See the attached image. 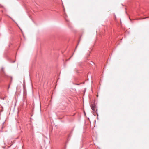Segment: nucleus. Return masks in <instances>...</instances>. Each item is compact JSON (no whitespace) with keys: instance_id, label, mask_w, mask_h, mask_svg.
I'll return each instance as SVG.
<instances>
[{"instance_id":"nucleus-1","label":"nucleus","mask_w":149,"mask_h":149,"mask_svg":"<svg viewBox=\"0 0 149 149\" xmlns=\"http://www.w3.org/2000/svg\"><path fill=\"white\" fill-rule=\"evenodd\" d=\"M91 107L92 109L94 111H95L96 107L94 104H92L91 105Z\"/></svg>"},{"instance_id":"nucleus-2","label":"nucleus","mask_w":149,"mask_h":149,"mask_svg":"<svg viewBox=\"0 0 149 149\" xmlns=\"http://www.w3.org/2000/svg\"><path fill=\"white\" fill-rule=\"evenodd\" d=\"M1 71H2V72H3V68H2L1 69Z\"/></svg>"},{"instance_id":"nucleus-3","label":"nucleus","mask_w":149,"mask_h":149,"mask_svg":"<svg viewBox=\"0 0 149 149\" xmlns=\"http://www.w3.org/2000/svg\"><path fill=\"white\" fill-rule=\"evenodd\" d=\"M149 18V17H146V18H143V19H145V18Z\"/></svg>"},{"instance_id":"nucleus-4","label":"nucleus","mask_w":149,"mask_h":149,"mask_svg":"<svg viewBox=\"0 0 149 149\" xmlns=\"http://www.w3.org/2000/svg\"><path fill=\"white\" fill-rule=\"evenodd\" d=\"M97 97L98 96V95H97Z\"/></svg>"}]
</instances>
